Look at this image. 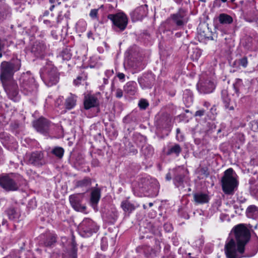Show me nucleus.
<instances>
[{"instance_id":"f257e3e1","label":"nucleus","mask_w":258,"mask_h":258,"mask_svg":"<svg viewBox=\"0 0 258 258\" xmlns=\"http://www.w3.org/2000/svg\"><path fill=\"white\" fill-rule=\"evenodd\" d=\"M236 243L233 239L227 241L224 246L227 258H241L243 256L245 246L250 238L249 230L243 225L239 224L234 228Z\"/></svg>"},{"instance_id":"f03ea898","label":"nucleus","mask_w":258,"mask_h":258,"mask_svg":"<svg viewBox=\"0 0 258 258\" xmlns=\"http://www.w3.org/2000/svg\"><path fill=\"white\" fill-rule=\"evenodd\" d=\"M20 61L17 60L15 63L4 61L1 64L0 79L3 85L13 78L14 73L20 69Z\"/></svg>"},{"instance_id":"7ed1b4c3","label":"nucleus","mask_w":258,"mask_h":258,"mask_svg":"<svg viewBox=\"0 0 258 258\" xmlns=\"http://www.w3.org/2000/svg\"><path fill=\"white\" fill-rule=\"evenodd\" d=\"M223 191L226 194H231L237 186V182L234 176V171L232 168H229L224 172L221 179Z\"/></svg>"},{"instance_id":"20e7f679","label":"nucleus","mask_w":258,"mask_h":258,"mask_svg":"<svg viewBox=\"0 0 258 258\" xmlns=\"http://www.w3.org/2000/svg\"><path fill=\"white\" fill-rule=\"evenodd\" d=\"M198 89L202 93H210L213 91L215 85L213 79L207 74H203L197 85Z\"/></svg>"},{"instance_id":"39448f33","label":"nucleus","mask_w":258,"mask_h":258,"mask_svg":"<svg viewBox=\"0 0 258 258\" xmlns=\"http://www.w3.org/2000/svg\"><path fill=\"white\" fill-rule=\"evenodd\" d=\"M108 18L111 20L114 25L120 31L124 30L127 24V18L126 15L122 13H119L115 15L110 14Z\"/></svg>"},{"instance_id":"423d86ee","label":"nucleus","mask_w":258,"mask_h":258,"mask_svg":"<svg viewBox=\"0 0 258 258\" xmlns=\"http://www.w3.org/2000/svg\"><path fill=\"white\" fill-rule=\"evenodd\" d=\"M44 77V82L47 86H51L55 84L58 81V74L55 68L50 67L47 69V71Z\"/></svg>"},{"instance_id":"0eeeda50","label":"nucleus","mask_w":258,"mask_h":258,"mask_svg":"<svg viewBox=\"0 0 258 258\" xmlns=\"http://www.w3.org/2000/svg\"><path fill=\"white\" fill-rule=\"evenodd\" d=\"M80 226L87 236L91 235L93 233H96L98 230V227L90 219H85L80 224Z\"/></svg>"},{"instance_id":"6e6552de","label":"nucleus","mask_w":258,"mask_h":258,"mask_svg":"<svg viewBox=\"0 0 258 258\" xmlns=\"http://www.w3.org/2000/svg\"><path fill=\"white\" fill-rule=\"evenodd\" d=\"M0 185L7 190H16L18 188V184L8 176L0 177Z\"/></svg>"},{"instance_id":"1a4fd4ad","label":"nucleus","mask_w":258,"mask_h":258,"mask_svg":"<svg viewBox=\"0 0 258 258\" xmlns=\"http://www.w3.org/2000/svg\"><path fill=\"white\" fill-rule=\"evenodd\" d=\"M28 162L35 166H40L46 163L44 155L41 152H33L29 155Z\"/></svg>"},{"instance_id":"9d476101","label":"nucleus","mask_w":258,"mask_h":258,"mask_svg":"<svg viewBox=\"0 0 258 258\" xmlns=\"http://www.w3.org/2000/svg\"><path fill=\"white\" fill-rule=\"evenodd\" d=\"M171 18L174 23L178 27H182L188 20L185 12L183 10H180L177 13L172 15Z\"/></svg>"},{"instance_id":"9b49d317","label":"nucleus","mask_w":258,"mask_h":258,"mask_svg":"<svg viewBox=\"0 0 258 258\" xmlns=\"http://www.w3.org/2000/svg\"><path fill=\"white\" fill-rule=\"evenodd\" d=\"M33 126L39 132L46 133L49 128V122L44 118L41 117L33 122Z\"/></svg>"},{"instance_id":"f8f14e48","label":"nucleus","mask_w":258,"mask_h":258,"mask_svg":"<svg viewBox=\"0 0 258 258\" xmlns=\"http://www.w3.org/2000/svg\"><path fill=\"white\" fill-rule=\"evenodd\" d=\"M98 104L99 101L96 97L90 95L85 96L84 105L85 109H89L92 107H96Z\"/></svg>"},{"instance_id":"ddd939ff","label":"nucleus","mask_w":258,"mask_h":258,"mask_svg":"<svg viewBox=\"0 0 258 258\" xmlns=\"http://www.w3.org/2000/svg\"><path fill=\"white\" fill-rule=\"evenodd\" d=\"M69 199L71 205L75 210L83 212L86 209V207L80 204V199L78 195H71Z\"/></svg>"},{"instance_id":"4468645a","label":"nucleus","mask_w":258,"mask_h":258,"mask_svg":"<svg viewBox=\"0 0 258 258\" xmlns=\"http://www.w3.org/2000/svg\"><path fill=\"white\" fill-rule=\"evenodd\" d=\"M147 7V6L145 5L135 9L132 13V17L133 20L136 21L142 19L146 15Z\"/></svg>"},{"instance_id":"2eb2a0df","label":"nucleus","mask_w":258,"mask_h":258,"mask_svg":"<svg viewBox=\"0 0 258 258\" xmlns=\"http://www.w3.org/2000/svg\"><path fill=\"white\" fill-rule=\"evenodd\" d=\"M46 49L45 45L40 42H36L32 47V52L37 56H42Z\"/></svg>"},{"instance_id":"dca6fc26","label":"nucleus","mask_w":258,"mask_h":258,"mask_svg":"<svg viewBox=\"0 0 258 258\" xmlns=\"http://www.w3.org/2000/svg\"><path fill=\"white\" fill-rule=\"evenodd\" d=\"M3 86L10 96L13 97L17 96L18 93V86L15 83L13 82L11 85H7L5 83Z\"/></svg>"},{"instance_id":"f3484780","label":"nucleus","mask_w":258,"mask_h":258,"mask_svg":"<svg viewBox=\"0 0 258 258\" xmlns=\"http://www.w3.org/2000/svg\"><path fill=\"white\" fill-rule=\"evenodd\" d=\"M194 198L195 202L199 204H204L208 202L209 198L206 194L197 193L194 194Z\"/></svg>"},{"instance_id":"a211bd4d","label":"nucleus","mask_w":258,"mask_h":258,"mask_svg":"<svg viewBox=\"0 0 258 258\" xmlns=\"http://www.w3.org/2000/svg\"><path fill=\"white\" fill-rule=\"evenodd\" d=\"M125 92L130 95H134L137 91L136 83L135 82H129L124 87Z\"/></svg>"},{"instance_id":"6ab92c4d","label":"nucleus","mask_w":258,"mask_h":258,"mask_svg":"<svg viewBox=\"0 0 258 258\" xmlns=\"http://www.w3.org/2000/svg\"><path fill=\"white\" fill-rule=\"evenodd\" d=\"M76 96L74 95L71 94L70 96L68 97L65 101V106L68 109L73 108L76 105Z\"/></svg>"},{"instance_id":"aec40b11","label":"nucleus","mask_w":258,"mask_h":258,"mask_svg":"<svg viewBox=\"0 0 258 258\" xmlns=\"http://www.w3.org/2000/svg\"><path fill=\"white\" fill-rule=\"evenodd\" d=\"M100 198V190L98 188L93 189L91 192V202L92 204H97Z\"/></svg>"},{"instance_id":"412c9836","label":"nucleus","mask_w":258,"mask_h":258,"mask_svg":"<svg viewBox=\"0 0 258 258\" xmlns=\"http://www.w3.org/2000/svg\"><path fill=\"white\" fill-rule=\"evenodd\" d=\"M121 207L124 211L129 213L132 212L135 209V206L127 200L122 201L121 204Z\"/></svg>"},{"instance_id":"4be33fe9","label":"nucleus","mask_w":258,"mask_h":258,"mask_svg":"<svg viewBox=\"0 0 258 258\" xmlns=\"http://www.w3.org/2000/svg\"><path fill=\"white\" fill-rule=\"evenodd\" d=\"M219 20L220 23L222 24H229L232 22V18L225 14H220L219 17Z\"/></svg>"},{"instance_id":"5701e85b","label":"nucleus","mask_w":258,"mask_h":258,"mask_svg":"<svg viewBox=\"0 0 258 258\" xmlns=\"http://www.w3.org/2000/svg\"><path fill=\"white\" fill-rule=\"evenodd\" d=\"M138 82L142 89L151 87V84L146 77L139 78Z\"/></svg>"},{"instance_id":"b1692460","label":"nucleus","mask_w":258,"mask_h":258,"mask_svg":"<svg viewBox=\"0 0 258 258\" xmlns=\"http://www.w3.org/2000/svg\"><path fill=\"white\" fill-rule=\"evenodd\" d=\"M91 184V180L88 178H85L76 183V187H88Z\"/></svg>"},{"instance_id":"393cba45","label":"nucleus","mask_w":258,"mask_h":258,"mask_svg":"<svg viewBox=\"0 0 258 258\" xmlns=\"http://www.w3.org/2000/svg\"><path fill=\"white\" fill-rule=\"evenodd\" d=\"M247 213L249 217L256 216L258 214V208L254 205L250 206L247 209Z\"/></svg>"},{"instance_id":"a878e982","label":"nucleus","mask_w":258,"mask_h":258,"mask_svg":"<svg viewBox=\"0 0 258 258\" xmlns=\"http://www.w3.org/2000/svg\"><path fill=\"white\" fill-rule=\"evenodd\" d=\"M181 151V149L179 145L176 144L172 147L168 151L167 154L170 155L172 153H175L178 155Z\"/></svg>"},{"instance_id":"bb28decb","label":"nucleus","mask_w":258,"mask_h":258,"mask_svg":"<svg viewBox=\"0 0 258 258\" xmlns=\"http://www.w3.org/2000/svg\"><path fill=\"white\" fill-rule=\"evenodd\" d=\"M52 153L54 155H55L56 156H57V157L61 158H62V157L63 155L64 150L61 147H56V148H55L52 151Z\"/></svg>"},{"instance_id":"cd10ccee","label":"nucleus","mask_w":258,"mask_h":258,"mask_svg":"<svg viewBox=\"0 0 258 258\" xmlns=\"http://www.w3.org/2000/svg\"><path fill=\"white\" fill-rule=\"evenodd\" d=\"M222 94H223V101L225 103V107L226 108L229 109V110H233L234 109L233 106H230V99L227 97H226V98L224 97V95H226V91L223 92Z\"/></svg>"},{"instance_id":"c85d7f7f","label":"nucleus","mask_w":258,"mask_h":258,"mask_svg":"<svg viewBox=\"0 0 258 258\" xmlns=\"http://www.w3.org/2000/svg\"><path fill=\"white\" fill-rule=\"evenodd\" d=\"M184 177V175H178L174 178L175 183L177 186L183 183Z\"/></svg>"},{"instance_id":"c756f323","label":"nucleus","mask_w":258,"mask_h":258,"mask_svg":"<svg viewBox=\"0 0 258 258\" xmlns=\"http://www.w3.org/2000/svg\"><path fill=\"white\" fill-rule=\"evenodd\" d=\"M61 56L63 60H68L71 58V54L68 49H66L62 51Z\"/></svg>"},{"instance_id":"7c9ffc66","label":"nucleus","mask_w":258,"mask_h":258,"mask_svg":"<svg viewBox=\"0 0 258 258\" xmlns=\"http://www.w3.org/2000/svg\"><path fill=\"white\" fill-rule=\"evenodd\" d=\"M7 214L9 218L11 220L15 219L17 216V214L14 209H9L7 211Z\"/></svg>"},{"instance_id":"2f4dec72","label":"nucleus","mask_w":258,"mask_h":258,"mask_svg":"<svg viewBox=\"0 0 258 258\" xmlns=\"http://www.w3.org/2000/svg\"><path fill=\"white\" fill-rule=\"evenodd\" d=\"M250 126L252 131L256 132L258 131V119L251 121L250 122Z\"/></svg>"},{"instance_id":"473e14b6","label":"nucleus","mask_w":258,"mask_h":258,"mask_svg":"<svg viewBox=\"0 0 258 258\" xmlns=\"http://www.w3.org/2000/svg\"><path fill=\"white\" fill-rule=\"evenodd\" d=\"M198 172L200 175H204L206 177L208 176L209 175V172L207 167H202L198 169Z\"/></svg>"},{"instance_id":"72a5a7b5","label":"nucleus","mask_w":258,"mask_h":258,"mask_svg":"<svg viewBox=\"0 0 258 258\" xmlns=\"http://www.w3.org/2000/svg\"><path fill=\"white\" fill-rule=\"evenodd\" d=\"M55 242V237L53 236H51L45 242V245L47 246H50Z\"/></svg>"},{"instance_id":"f704fd0d","label":"nucleus","mask_w":258,"mask_h":258,"mask_svg":"<svg viewBox=\"0 0 258 258\" xmlns=\"http://www.w3.org/2000/svg\"><path fill=\"white\" fill-rule=\"evenodd\" d=\"M139 105L141 108L145 109L148 106V103L146 100L143 99L139 102Z\"/></svg>"},{"instance_id":"c9c22d12","label":"nucleus","mask_w":258,"mask_h":258,"mask_svg":"<svg viewBox=\"0 0 258 258\" xmlns=\"http://www.w3.org/2000/svg\"><path fill=\"white\" fill-rule=\"evenodd\" d=\"M98 9H93L91 11L90 16L92 18H96L97 17Z\"/></svg>"},{"instance_id":"e433bc0d","label":"nucleus","mask_w":258,"mask_h":258,"mask_svg":"<svg viewBox=\"0 0 258 258\" xmlns=\"http://www.w3.org/2000/svg\"><path fill=\"white\" fill-rule=\"evenodd\" d=\"M240 64L244 67H246L247 64V59L246 57H244L240 59Z\"/></svg>"},{"instance_id":"4c0bfd02","label":"nucleus","mask_w":258,"mask_h":258,"mask_svg":"<svg viewBox=\"0 0 258 258\" xmlns=\"http://www.w3.org/2000/svg\"><path fill=\"white\" fill-rule=\"evenodd\" d=\"M123 95V92L121 89H117L116 91L115 96L117 98H121Z\"/></svg>"},{"instance_id":"58836bf2","label":"nucleus","mask_w":258,"mask_h":258,"mask_svg":"<svg viewBox=\"0 0 258 258\" xmlns=\"http://www.w3.org/2000/svg\"><path fill=\"white\" fill-rule=\"evenodd\" d=\"M205 111L204 110H200L197 111L195 113V116H202L205 113Z\"/></svg>"},{"instance_id":"ea45409f","label":"nucleus","mask_w":258,"mask_h":258,"mask_svg":"<svg viewBox=\"0 0 258 258\" xmlns=\"http://www.w3.org/2000/svg\"><path fill=\"white\" fill-rule=\"evenodd\" d=\"M117 77H118V78L119 79H123L124 78L125 76H124V75L123 73H119L117 75Z\"/></svg>"},{"instance_id":"a19ab883","label":"nucleus","mask_w":258,"mask_h":258,"mask_svg":"<svg viewBox=\"0 0 258 258\" xmlns=\"http://www.w3.org/2000/svg\"><path fill=\"white\" fill-rule=\"evenodd\" d=\"M172 178L171 175L170 173H168L166 175V179L167 180H170Z\"/></svg>"},{"instance_id":"79ce46f5","label":"nucleus","mask_w":258,"mask_h":258,"mask_svg":"<svg viewBox=\"0 0 258 258\" xmlns=\"http://www.w3.org/2000/svg\"><path fill=\"white\" fill-rule=\"evenodd\" d=\"M0 13H1V11H0ZM6 17V14L3 13L2 15H0V20L5 19Z\"/></svg>"},{"instance_id":"37998d69","label":"nucleus","mask_w":258,"mask_h":258,"mask_svg":"<svg viewBox=\"0 0 258 258\" xmlns=\"http://www.w3.org/2000/svg\"><path fill=\"white\" fill-rule=\"evenodd\" d=\"M81 77H78L77 79L74 81V83L77 85H78L79 84V80H81Z\"/></svg>"},{"instance_id":"c03bdc74","label":"nucleus","mask_w":258,"mask_h":258,"mask_svg":"<svg viewBox=\"0 0 258 258\" xmlns=\"http://www.w3.org/2000/svg\"><path fill=\"white\" fill-rule=\"evenodd\" d=\"M59 100H60V102H61V100L60 98L58 99L56 101V103L57 104L58 106H59V103L58 102Z\"/></svg>"},{"instance_id":"a18cd8bd","label":"nucleus","mask_w":258,"mask_h":258,"mask_svg":"<svg viewBox=\"0 0 258 258\" xmlns=\"http://www.w3.org/2000/svg\"><path fill=\"white\" fill-rule=\"evenodd\" d=\"M180 132V129L179 128H177L176 129V133H177V134H179Z\"/></svg>"},{"instance_id":"49530a36","label":"nucleus","mask_w":258,"mask_h":258,"mask_svg":"<svg viewBox=\"0 0 258 258\" xmlns=\"http://www.w3.org/2000/svg\"><path fill=\"white\" fill-rule=\"evenodd\" d=\"M54 6H52L51 7V8H50V11H52V10H53V8H54Z\"/></svg>"},{"instance_id":"de8ad7c7","label":"nucleus","mask_w":258,"mask_h":258,"mask_svg":"<svg viewBox=\"0 0 258 258\" xmlns=\"http://www.w3.org/2000/svg\"><path fill=\"white\" fill-rule=\"evenodd\" d=\"M149 205L150 207H152L153 206V203H150L149 204Z\"/></svg>"},{"instance_id":"09e8293b","label":"nucleus","mask_w":258,"mask_h":258,"mask_svg":"<svg viewBox=\"0 0 258 258\" xmlns=\"http://www.w3.org/2000/svg\"><path fill=\"white\" fill-rule=\"evenodd\" d=\"M223 2H226L227 0H221Z\"/></svg>"},{"instance_id":"8fccbe9b","label":"nucleus","mask_w":258,"mask_h":258,"mask_svg":"<svg viewBox=\"0 0 258 258\" xmlns=\"http://www.w3.org/2000/svg\"><path fill=\"white\" fill-rule=\"evenodd\" d=\"M143 207H144V209H146V206L145 205H144Z\"/></svg>"},{"instance_id":"3c124183","label":"nucleus","mask_w":258,"mask_h":258,"mask_svg":"<svg viewBox=\"0 0 258 258\" xmlns=\"http://www.w3.org/2000/svg\"><path fill=\"white\" fill-rule=\"evenodd\" d=\"M235 0H231L232 2H233Z\"/></svg>"}]
</instances>
